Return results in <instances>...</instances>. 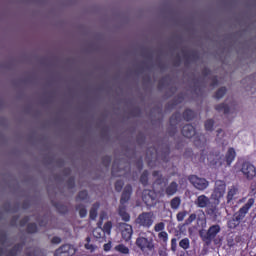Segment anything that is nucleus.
<instances>
[{"label": "nucleus", "mask_w": 256, "mask_h": 256, "mask_svg": "<svg viewBox=\"0 0 256 256\" xmlns=\"http://www.w3.org/2000/svg\"><path fill=\"white\" fill-rule=\"evenodd\" d=\"M131 195H133V186L131 184H128L124 187V190L122 192L121 198H120V205L118 208V215L121 217L122 221H125V223H129L131 221V215L127 213V203L131 200Z\"/></svg>", "instance_id": "f257e3e1"}, {"label": "nucleus", "mask_w": 256, "mask_h": 256, "mask_svg": "<svg viewBox=\"0 0 256 256\" xmlns=\"http://www.w3.org/2000/svg\"><path fill=\"white\" fill-rule=\"evenodd\" d=\"M255 205V199H248L247 203L244 204L236 213H234L232 219H230L227 223L228 229H236L243 221L244 217L247 216L249 210Z\"/></svg>", "instance_id": "f03ea898"}, {"label": "nucleus", "mask_w": 256, "mask_h": 256, "mask_svg": "<svg viewBox=\"0 0 256 256\" xmlns=\"http://www.w3.org/2000/svg\"><path fill=\"white\" fill-rule=\"evenodd\" d=\"M219 233H221V226L214 224L210 226L206 232H200V237L206 245H211Z\"/></svg>", "instance_id": "7ed1b4c3"}, {"label": "nucleus", "mask_w": 256, "mask_h": 256, "mask_svg": "<svg viewBox=\"0 0 256 256\" xmlns=\"http://www.w3.org/2000/svg\"><path fill=\"white\" fill-rule=\"evenodd\" d=\"M225 191H227V184L223 180H217L215 182L214 190L212 192L211 198L214 201H221L225 196Z\"/></svg>", "instance_id": "20e7f679"}, {"label": "nucleus", "mask_w": 256, "mask_h": 256, "mask_svg": "<svg viewBox=\"0 0 256 256\" xmlns=\"http://www.w3.org/2000/svg\"><path fill=\"white\" fill-rule=\"evenodd\" d=\"M136 223L137 225H139V227H143L144 229H151L154 223L153 213L143 212L139 214V216L136 219Z\"/></svg>", "instance_id": "39448f33"}, {"label": "nucleus", "mask_w": 256, "mask_h": 256, "mask_svg": "<svg viewBox=\"0 0 256 256\" xmlns=\"http://www.w3.org/2000/svg\"><path fill=\"white\" fill-rule=\"evenodd\" d=\"M136 246L143 253H145V251H153V249H155V243H153V239L145 238L143 236L136 239Z\"/></svg>", "instance_id": "423d86ee"}, {"label": "nucleus", "mask_w": 256, "mask_h": 256, "mask_svg": "<svg viewBox=\"0 0 256 256\" xmlns=\"http://www.w3.org/2000/svg\"><path fill=\"white\" fill-rule=\"evenodd\" d=\"M188 181L197 189L198 191H205L209 187V181L205 178H199L197 175L188 176Z\"/></svg>", "instance_id": "0eeeda50"}, {"label": "nucleus", "mask_w": 256, "mask_h": 256, "mask_svg": "<svg viewBox=\"0 0 256 256\" xmlns=\"http://www.w3.org/2000/svg\"><path fill=\"white\" fill-rule=\"evenodd\" d=\"M240 171L248 181H252V179H255L256 177L255 165L250 162L242 163Z\"/></svg>", "instance_id": "6e6552de"}, {"label": "nucleus", "mask_w": 256, "mask_h": 256, "mask_svg": "<svg viewBox=\"0 0 256 256\" xmlns=\"http://www.w3.org/2000/svg\"><path fill=\"white\" fill-rule=\"evenodd\" d=\"M77 253V248L73 244H63L55 251V256H73Z\"/></svg>", "instance_id": "1a4fd4ad"}, {"label": "nucleus", "mask_w": 256, "mask_h": 256, "mask_svg": "<svg viewBox=\"0 0 256 256\" xmlns=\"http://www.w3.org/2000/svg\"><path fill=\"white\" fill-rule=\"evenodd\" d=\"M157 199V193L155 190H145L143 192L142 200L147 207H153L155 200Z\"/></svg>", "instance_id": "9d476101"}, {"label": "nucleus", "mask_w": 256, "mask_h": 256, "mask_svg": "<svg viewBox=\"0 0 256 256\" xmlns=\"http://www.w3.org/2000/svg\"><path fill=\"white\" fill-rule=\"evenodd\" d=\"M179 123H181V113L175 112L170 117V126L172 127L171 130L168 131L170 137H173L175 133H177V125H179Z\"/></svg>", "instance_id": "9b49d317"}, {"label": "nucleus", "mask_w": 256, "mask_h": 256, "mask_svg": "<svg viewBox=\"0 0 256 256\" xmlns=\"http://www.w3.org/2000/svg\"><path fill=\"white\" fill-rule=\"evenodd\" d=\"M131 237H133V226H131V224L123 223L122 239H124V241H131Z\"/></svg>", "instance_id": "f8f14e48"}, {"label": "nucleus", "mask_w": 256, "mask_h": 256, "mask_svg": "<svg viewBox=\"0 0 256 256\" xmlns=\"http://www.w3.org/2000/svg\"><path fill=\"white\" fill-rule=\"evenodd\" d=\"M177 191H179V184L176 181H172L164 189V193L168 197H173V195L177 194Z\"/></svg>", "instance_id": "ddd939ff"}, {"label": "nucleus", "mask_w": 256, "mask_h": 256, "mask_svg": "<svg viewBox=\"0 0 256 256\" xmlns=\"http://www.w3.org/2000/svg\"><path fill=\"white\" fill-rule=\"evenodd\" d=\"M181 133L183 137L191 139V137H195V127L191 124H186L183 126Z\"/></svg>", "instance_id": "4468645a"}, {"label": "nucleus", "mask_w": 256, "mask_h": 256, "mask_svg": "<svg viewBox=\"0 0 256 256\" xmlns=\"http://www.w3.org/2000/svg\"><path fill=\"white\" fill-rule=\"evenodd\" d=\"M237 157V152L235 151V148L230 147L228 148L226 154H225V159L224 161H226V164L229 166H231V163H233L235 161V158Z\"/></svg>", "instance_id": "2eb2a0df"}, {"label": "nucleus", "mask_w": 256, "mask_h": 256, "mask_svg": "<svg viewBox=\"0 0 256 256\" xmlns=\"http://www.w3.org/2000/svg\"><path fill=\"white\" fill-rule=\"evenodd\" d=\"M209 203H211V201L206 195L198 196L195 201V205H197V207H199L200 209H205V207H208Z\"/></svg>", "instance_id": "dca6fc26"}, {"label": "nucleus", "mask_w": 256, "mask_h": 256, "mask_svg": "<svg viewBox=\"0 0 256 256\" xmlns=\"http://www.w3.org/2000/svg\"><path fill=\"white\" fill-rule=\"evenodd\" d=\"M182 101H185V96L183 93H180L166 105V109H175Z\"/></svg>", "instance_id": "f3484780"}, {"label": "nucleus", "mask_w": 256, "mask_h": 256, "mask_svg": "<svg viewBox=\"0 0 256 256\" xmlns=\"http://www.w3.org/2000/svg\"><path fill=\"white\" fill-rule=\"evenodd\" d=\"M238 193H239V188H237L236 186H231L228 189V193L226 196L227 203H231V201L235 199V195H237Z\"/></svg>", "instance_id": "a211bd4d"}, {"label": "nucleus", "mask_w": 256, "mask_h": 256, "mask_svg": "<svg viewBox=\"0 0 256 256\" xmlns=\"http://www.w3.org/2000/svg\"><path fill=\"white\" fill-rule=\"evenodd\" d=\"M185 58V65H189L190 61H198L199 59V53L197 52H191L190 54H184Z\"/></svg>", "instance_id": "6ab92c4d"}, {"label": "nucleus", "mask_w": 256, "mask_h": 256, "mask_svg": "<svg viewBox=\"0 0 256 256\" xmlns=\"http://www.w3.org/2000/svg\"><path fill=\"white\" fill-rule=\"evenodd\" d=\"M114 251H117V253H120L121 255H129L130 253L129 247L125 246V244L116 245Z\"/></svg>", "instance_id": "aec40b11"}, {"label": "nucleus", "mask_w": 256, "mask_h": 256, "mask_svg": "<svg viewBox=\"0 0 256 256\" xmlns=\"http://www.w3.org/2000/svg\"><path fill=\"white\" fill-rule=\"evenodd\" d=\"M215 110L218 111V113H224V115H229V105L226 103H221L215 106Z\"/></svg>", "instance_id": "412c9836"}, {"label": "nucleus", "mask_w": 256, "mask_h": 256, "mask_svg": "<svg viewBox=\"0 0 256 256\" xmlns=\"http://www.w3.org/2000/svg\"><path fill=\"white\" fill-rule=\"evenodd\" d=\"M100 204L98 202L94 203L90 209L89 217L92 221L97 219V211H99Z\"/></svg>", "instance_id": "4be33fe9"}, {"label": "nucleus", "mask_w": 256, "mask_h": 256, "mask_svg": "<svg viewBox=\"0 0 256 256\" xmlns=\"http://www.w3.org/2000/svg\"><path fill=\"white\" fill-rule=\"evenodd\" d=\"M170 207H171V209H173L174 211H177V209H179V207H181V197H179V196L174 197V198L170 201Z\"/></svg>", "instance_id": "5701e85b"}, {"label": "nucleus", "mask_w": 256, "mask_h": 256, "mask_svg": "<svg viewBox=\"0 0 256 256\" xmlns=\"http://www.w3.org/2000/svg\"><path fill=\"white\" fill-rule=\"evenodd\" d=\"M119 173H121V168H119V163L116 160L112 164V170H111L112 177H121V174Z\"/></svg>", "instance_id": "b1692460"}, {"label": "nucleus", "mask_w": 256, "mask_h": 256, "mask_svg": "<svg viewBox=\"0 0 256 256\" xmlns=\"http://www.w3.org/2000/svg\"><path fill=\"white\" fill-rule=\"evenodd\" d=\"M53 206L55 209H57L58 213H61L62 215L69 213V208L66 205L61 203H53Z\"/></svg>", "instance_id": "393cba45"}, {"label": "nucleus", "mask_w": 256, "mask_h": 256, "mask_svg": "<svg viewBox=\"0 0 256 256\" xmlns=\"http://www.w3.org/2000/svg\"><path fill=\"white\" fill-rule=\"evenodd\" d=\"M183 119L185 121H193V119H195V111H193L191 109H186L183 112Z\"/></svg>", "instance_id": "a878e982"}, {"label": "nucleus", "mask_w": 256, "mask_h": 256, "mask_svg": "<svg viewBox=\"0 0 256 256\" xmlns=\"http://www.w3.org/2000/svg\"><path fill=\"white\" fill-rule=\"evenodd\" d=\"M86 243L84 244V247L87 251H90V253H93L95 249H97V246L95 244L91 243V237H86L85 239Z\"/></svg>", "instance_id": "bb28decb"}, {"label": "nucleus", "mask_w": 256, "mask_h": 256, "mask_svg": "<svg viewBox=\"0 0 256 256\" xmlns=\"http://www.w3.org/2000/svg\"><path fill=\"white\" fill-rule=\"evenodd\" d=\"M76 211H78L79 216L81 219H84V217H87V208L83 204L76 205Z\"/></svg>", "instance_id": "cd10ccee"}, {"label": "nucleus", "mask_w": 256, "mask_h": 256, "mask_svg": "<svg viewBox=\"0 0 256 256\" xmlns=\"http://www.w3.org/2000/svg\"><path fill=\"white\" fill-rule=\"evenodd\" d=\"M93 237H95V239L105 238V232H103V228L102 227L95 228L93 230Z\"/></svg>", "instance_id": "c85d7f7f"}, {"label": "nucleus", "mask_w": 256, "mask_h": 256, "mask_svg": "<svg viewBox=\"0 0 256 256\" xmlns=\"http://www.w3.org/2000/svg\"><path fill=\"white\" fill-rule=\"evenodd\" d=\"M170 154H171V148H169V146H165L162 152V161H164V163H169Z\"/></svg>", "instance_id": "c756f323"}, {"label": "nucleus", "mask_w": 256, "mask_h": 256, "mask_svg": "<svg viewBox=\"0 0 256 256\" xmlns=\"http://www.w3.org/2000/svg\"><path fill=\"white\" fill-rule=\"evenodd\" d=\"M152 176H153V177H157V179L155 180V183H156L157 185H162V184H163V180H164L165 178H163V175H161V172H160V171H158V170L153 171V172H152Z\"/></svg>", "instance_id": "7c9ffc66"}, {"label": "nucleus", "mask_w": 256, "mask_h": 256, "mask_svg": "<svg viewBox=\"0 0 256 256\" xmlns=\"http://www.w3.org/2000/svg\"><path fill=\"white\" fill-rule=\"evenodd\" d=\"M111 229H113V223L111 221H108L103 225L102 231L104 235H111Z\"/></svg>", "instance_id": "2f4dec72"}, {"label": "nucleus", "mask_w": 256, "mask_h": 256, "mask_svg": "<svg viewBox=\"0 0 256 256\" xmlns=\"http://www.w3.org/2000/svg\"><path fill=\"white\" fill-rule=\"evenodd\" d=\"M226 93H227V88L221 87L216 91L214 97H215V99H223V97H225Z\"/></svg>", "instance_id": "473e14b6"}, {"label": "nucleus", "mask_w": 256, "mask_h": 256, "mask_svg": "<svg viewBox=\"0 0 256 256\" xmlns=\"http://www.w3.org/2000/svg\"><path fill=\"white\" fill-rule=\"evenodd\" d=\"M140 183H142V185H147V183H149V171H143V173L140 176Z\"/></svg>", "instance_id": "72a5a7b5"}, {"label": "nucleus", "mask_w": 256, "mask_h": 256, "mask_svg": "<svg viewBox=\"0 0 256 256\" xmlns=\"http://www.w3.org/2000/svg\"><path fill=\"white\" fill-rule=\"evenodd\" d=\"M190 245H191V242L189 241V238H184L179 242V247H181V249H184V251H187Z\"/></svg>", "instance_id": "f704fd0d"}, {"label": "nucleus", "mask_w": 256, "mask_h": 256, "mask_svg": "<svg viewBox=\"0 0 256 256\" xmlns=\"http://www.w3.org/2000/svg\"><path fill=\"white\" fill-rule=\"evenodd\" d=\"M89 197L87 190H82L78 193L76 201H85Z\"/></svg>", "instance_id": "c9c22d12"}, {"label": "nucleus", "mask_w": 256, "mask_h": 256, "mask_svg": "<svg viewBox=\"0 0 256 256\" xmlns=\"http://www.w3.org/2000/svg\"><path fill=\"white\" fill-rule=\"evenodd\" d=\"M114 187L117 193H121V191H123V187H125V182L123 180H117Z\"/></svg>", "instance_id": "e433bc0d"}, {"label": "nucleus", "mask_w": 256, "mask_h": 256, "mask_svg": "<svg viewBox=\"0 0 256 256\" xmlns=\"http://www.w3.org/2000/svg\"><path fill=\"white\" fill-rule=\"evenodd\" d=\"M214 125H215V121H213V119H208L206 120L204 127L206 131H213Z\"/></svg>", "instance_id": "4c0bfd02"}, {"label": "nucleus", "mask_w": 256, "mask_h": 256, "mask_svg": "<svg viewBox=\"0 0 256 256\" xmlns=\"http://www.w3.org/2000/svg\"><path fill=\"white\" fill-rule=\"evenodd\" d=\"M27 233H30V234L37 233V224L29 223L27 225Z\"/></svg>", "instance_id": "58836bf2"}, {"label": "nucleus", "mask_w": 256, "mask_h": 256, "mask_svg": "<svg viewBox=\"0 0 256 256\" xmlns=\"http://www.w3.org/2000/svg\"><path fill=\"white\" fill-rule=\"evenodd\" d=\"M102 165L106 167V169H109V165H111V156H103L102 157Z\"/></svg>", "instance_id": "ea45409f"}, {"label": "nucleus", "mask_w": 256, "mask_h": 256, "mask_svg": "<svg viewBox=\"0 0 256 256\" xmlns=\"http://www.w3.org/2000/svg\"><path fill=\"white\" fill-rule=\"evenodd\" d=\"M185 217H187V211L178 212L176 215V219L179 223H181V221H184Z\"/></svg>", "instance_id": "a19ab883"}, {"label": "nucleus", "mask_w": 256, "mask_h": 256, "mask_svg": "<svg viewBox=\"0 0 256 256\" xmlns=\"http://www.w3.org/2000/svg\"><path fill=\"white\" fill-rule=\"evenodd\" d=\"M158 238L163 240L164 243H167V241L169 240V234H167V232L162 231L158 234Z\"/></svg>", "instance_id": "79ce46f5"}, {"label": "nucleus", "mask_w": 256, "mask_h": 256, "mask_svg": "<svg viewBox=\"0 0 256 256\" xmlns=\"http://www.w3.org/2000/svg\"><path fill=\"white\" fill-rule=\"evenodd\" d=\"M164 229H165V223L163 222L157 223L154 226V231H156V233H159L160 231L163 232Z\"/></svg>", "instance_id": "37998d69"}, {"label": "nucleus", "mask_w": 256, "mask_h": 256, "mask_svg": "<svg viewBox=\"0 0 256 256\" xmlns=\"http://www.w3.org/2000/svg\"><path fill=\"white\" fill-rule=\"evenodd\" d=\"M66 185H67L68 189H74L75 188V178L74 177H70L67 180Z\"/></svg>", "instance_id": "c03bdc74"}, {"label": "nucleus", "mask_w": 256, "mask_h": 256, "mask_svg": "<svg viewBox=\"0 0 256 256\" xmlns=\"http://www.w3.org/2000/svg\"><path fill=\"white\" fill-rule=\"evenodd\" d=\"M195 219H197V214H195V213L190 214L188 219L185 220V225H191V223H193V221H195Z\"/></svg>", "instance_id": "a18cd8bd"}, {"label": "nucleus", "mask_w": 256, "mask_h": 256, "mask_svg": "<svg viewBox=\"0 0 256 256\" xmlns=\"http://www.w3.org/2000/svg\"><path fill=\"white\" fill-rule=\"evenodd\" d=\"M23 247H25V243H17L13 246V249L18 253H21V251H23Z\"/></svg>", "instance_id": "49530a36"}, {"label": "nucleus", "mask_w": 256, "mask_h": 256, "mask_svg": "<svg viewBox=\"0 0 256 256\" xmlns=\"http://www.w3.org/2000/svg\"><path fill=\"white\" fill-rule=\"evenodd\" d=\"M29 221H30L29 216H25L19 222L20 227H25V225H27V223H29Z\"/></svg>", "instance_id": "de8ad7c7"}, {"label": "nucleus", "mask_w": 256, "mask_h": 256, "mask_svg": "<svg viewBox=\"0 0 256 256\" xmlns=\"http://www.w3.org/2000/svg\"><path fill=\"white\" fill-rule=\"evenodd\" d=\"M207 215H215L217 213V207L211 206L206 210Z\"/></svg>", "instance_id": "09e8293b"}, {"label": "nucleus", "mask_w": 256, "mask_h": 256, "mask_svg": "<svg viewBox=\"0 0 256 256\" xmlns=\"http://www.w3.org/2000/svg\"><path fill=\"white\" fill-rule=\"evenodd\" d=\"M165 83H167V77H163L158 82V89L161 90L163 87H165Z\"/></svg>", "instance_id": "8fccbe9b"}, {"label": "nucleus", "mask_w": 256, "mask_h": 256, "mask_svg": "<svg viewBox=\"0 0 256 256\" xmlns=\"http://www.w3.org/2000/svg\"><path fill=\"white\" fill-rule=\"evenodd\" d=\"M136 141L137 143H139V145H143V143H145V135L138 134L136 137Z\"/></svg>", "instance_id": "3c124183"}, {"label": "nucleus", "mask_w": 256, "mask_h": 256, "mask_svg": "<svg viewBox=\"0 0 256 256\" xmlns=\"http://www.w3.org/2000/svg\"><path fill=\"white\" fill-rule=\"evenodd\" d=\"M171 249L173 251H177V238H172L171 239Z\"/></svg>", "instance_id": "603ef678"}, {"label": "nucleus", "mask_w": 256, "mask_h": 256, "mask_svg": "<svg viewBox=\"0 0 256 256\" xmlns=\"http://www.w3.org/2000/svg\"><path fill=\"white\" fill-rule=\"evenodd\" d=\"M211 81V87H217L219 85V80L217 79V76L212 77Z\"/></svg>", "instance_id": "864d4df0"}, {"label": "nucleus", "mask_w": 256, "mask_h": 256, "mask_svg": "<svg viewBox=\"0 0 256 256\" xmlns=\"http://www.w3.org/2000/svg\"><path fill=\"white\" fill-rule=\"evenodd\" d=\"M111 242H108L106 244L103 245V250L106 252V253H109V251H111Z\"/></svg>", "instance_id": "5fc2aeb1"}, {"label": "nucleus", "mask_w": 256, "mask_h": 256, "mask_svg": "<svg viewBox=\"0 0 256 256\" xmlns=\"http://www.w3.org/2000/svg\"><path fill=\"white\" fill-rule=\"evenodd\" d=\"M51 243L54 245H59V243H61V238L59 236H54L51 240Z\"/></svg>", "instance_id": "6e6d98bb"}, {"label": "nucleus", "mask_w": 256, "mask_h": 256, "mask_svg": "<svg viewBox=\"0 0 256 256\" xmlns=\"http://www.w3.org/2000/svg\"><path fill=\"white\" fill-rule=\"evenodd\" d=\"M202 75L203 77H209V75H211V70L209 68H204L202 70Z\"/></svg>", "instance_id": "4d7b16f0"}, {"label": "nucleus", "mask_w": 256, "mask_h": 256, "mask_svg": "<svg viewBox=\"0 0 256 256\" xmlns=\"http://www.w3.org/2000/svg\"><path fill=\"white\" fill-rule=\"evenodd\" d=\"M18 255V252L15 251V248H11L9 251H8V256H17Z\"/></svg>", "instance_id": "13d9d810"}, {"label": "nucleus", "mask_w": 256, "mask_h": 256, "mask_svg": "<svg viewBox=\"0 0 256 256\" xmlns=\"http://www.w3.org/2000/svg\"><path fill=\"white\" fill-rule=\"evenodd\" d=\"M136 167L139 171H141L143 169V160H138L136 162Z\"/></svg>", "instance_id": "bf43d9fd"}, {"label": "nucleus", "mask_w": 256, "mask_h": 256, "mask_svg": "<svg viewBox=\"0 0 256 256\" xmlns=\"http://www.w3.org/2000/svg\"><path fill=\"white\" fill-rule=\"evenodd\" d=\"M195 93H197V95H201V93H203V88L196 86L194 89Z\"/></svg>", "instance_id": "052dcab7"}, {"label": "nucleus", "mask_w": 256, "mask_h": 256, "mask_svg": "<svg viewBox=\"0 0 256 256\" xmlns=\"http://www.w3.org/2000/svg\"><path fill=\"white\" fill-rule=\"evenodd\" d=\"M174 65L175 67H179V65H181V58L179 56H177V58L175 59Z\"/></svg>", "instance_id": "680f3d73"}, {"label": "nucleus", "mask_w": 256, "mask_h": 256, "mask_svg": "<svg viewBox=\"0 0 256 256\" xmlns=\"http://www.w3.org/2000/svg\"><path fill=\"white\" fill-rule=\"evenodd\" d=\"M63 175H71V168H65L64 170H63Z\"/></svg>", "instance_id": "e2e57ef3"}, {"label": "nucleus", "mask_w": 256, "mask_h": 256, "mask_svg": "<svg viewBox=\"0 0 256 256\" xmlns=\"http://www.w3.org/2000/svg\"><path fill=\"white\" fill-rule=\"evenodd\" d=\"M0 241H1L2 243H5V242L7 241V234H2V235L0 236Z\"/></svg>", "instance_id": "0e129e2a"}, {"label": "nucleus", "mask_w": 256, "mask_h": 256, "mask_svg": "<svg viewBox=\"0 0 256 256\" xmlns=\"http://www.w3.org/2000/svg\"><path fill=\"white\" fill-rule=\"evenodd\" d=\"M228 247H235V242L233 240H228Z\"/></svg>", "instance_id": "69168bd1"}, {"label": "nucleus", "mask_w": 256, "mask_h": 256, "mask_svg": "<svg viewBox=\"0 0 256 256\" xmlns=\"http://www.w3.org/2000/svg\"><path fill=\"white\" fill-rule=\"evenodd\" d=\"M221 133H223V129H218L217 130V137H219V135H221Z\"/></svg>", "instance_id": "338daca9"}, {"label": "nucleus", "mask_w": 256, "mask_h": 256, "mask_svg": "<svg viewBox=\"0 0 256 256\" xmlns=\"http://www.w3.org/2000/svg\"><path fill=\"white\" fill-rule=\"evenodd\" d=\"M3 255V248L0 247V256Z\"/></svg>", "instance_id": "774afa93"}]
</instances>
